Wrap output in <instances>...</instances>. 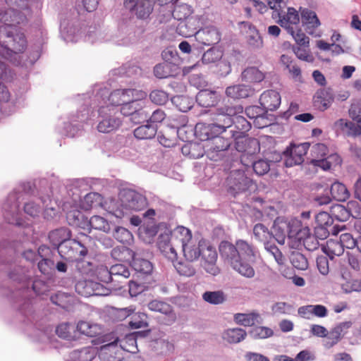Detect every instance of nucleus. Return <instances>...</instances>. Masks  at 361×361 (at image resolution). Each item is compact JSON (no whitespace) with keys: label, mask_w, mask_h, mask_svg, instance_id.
Returning <instances> with one entry per match:
<instances>
[{"label":"nucleus","mask_w":361,"mask_h":361,"mask_svg":"<svg viewBox=\"0 0 361 361\" xmlns=\"http://www.w3.org/2000/svg\"><path fill=\"white\" fill-rule=\"evenodd\" d=\"M290 228V225L288 224V221H275L274 229L276 237L274 238L279 243L283 245L286 236L292 238L295 235V229Z\"/></svg>","instance_id":"obj_17"},{"label":"nucleus","mask_w":361,"mask_h":361,"mask_svg":"<svg viewBox=\"0 0 361 361\" xmlns=\"http://www.w3.org/2000/svg\"><path fill=\"white\" fill-rule=\"evenodd\" d=\"M123 4L132 15L140 19L148 18L153 11L149 0H124Z\"/></svg>","instance_id":"obj_9"},{"label":"nucleus","mask_w":361,"mask_h":361,"mask_svg":"<svg viewBox=\"0 0 361 361\" xmlns=\"http://www.w3.org/2000/svg\"><path fill=\"white\" fill-rule=\"evenodd\" d=\"M137 107L136 112L133 115V118H131V121L135 123H140L145 121H149V114L151 109L149 106L145 102H140L137 103Z\"/></svg>","instance_id":"obj_34"},{"label":"nucleus","mask_w":361,"mask_h":361,"mask_svg":"<svg viewBox=\"0 0 361 361\" xmlns=\"http://www.w3.org/2000/svg\"><path fill=\"white\" fill-rule=\"evenodd\" d=\"M206 245L207 240L205 239L194 237L182 247L184 257L188 262L197 260L201 256L203 247Z\"/></svg>","instance_id":"obj_10"},{"label":"nucleus","mask_w":361,"mask_h":361,"mask_svg":"<svg viewBox=\"0 0 361 361\" xmlns=\"http://www.w3.org/2000/svg\"><path fill=\"white\" fill-rule=\"evenodd\" d=\"M61 257L68 261H79L87 254V249L79 241L70 239L64 242L59 247Z\"/></svg>","instance_id":"obj_4"},{"label":"nucleus","mask_w":361,"mask_h":361,"mask_svg":"<svg viewBox=\"0 0 361 361\" xmlns=\"http://www.w3.org/2000/svg\"><path fill=\"white\" fill-rule=\"evenodd\" d=\"M336 126L345 131L348 135L355 137L361 135V126L352 121L339 119L336 122Z\"/></svg>","instance_id":"obj_40"},{"label":"nucleus","mask_w":361,"mask_h":361,"mask_svg":"<svg viewBox=\"0 0 361 361\" xmlns=\"http://www.w3.org/2000/svg\"><path fill=\"white\" fill-rule=\"evenodd\" d=\"M99 114L102 117L97 127L99 132L109 133L118 129L121 126V120L113 114L111 109L108 107L100 108Z\"/></svg>","instance_id":"obj_8"},{"label":"nucleus","mask_w":361,"mask_h":361,"mask_svg":"<svg viewBox=\"0 0 361 361\" xmlns=\"http://www.w3.org/2000/svg\"><path fill=\"white\" fill-rule=\"evenodd\" d=\"M339 328H334L326 337V338L324 341V346L329 349L334 345L337 344L341 338V335L338 332Z\"/></svg>","instance_id":"obj_60"},{"label":"nucleus","mask_w":361,"mask_h":361,"mask_svg":"<svg viewBox=\"0 0 361 361\" xmlns=\"http://www.w3.org/2000/svg\"><path fill=\"white\" fill-rule=\"evenodd\" d=\"M94 275L96 278L101 282L108 283L113 282L112 275L110 273V269L104 265L97 266L94 270Z\"/></svg>","instance_id":"obj_51"},{"label":"nucleus","mask_w":361,"mask_h":361,"mask_svg":"<svg viewBox=\"0 0 361 361\" xmlns=\"http://www.w3.org/2000/svg\"><path fill=\"white\" fill-rule=\"evenodd\" d=\"M332 197L339 202H344L348 199L350 194L345 185L339 182H335L330 189Z\"/></svg>","instance_id":"obj_38"},{"label":"nucleus","mask_w":361,"mask_h":361,"mask_svg":"<svg viewBox=\"0 0 361 361\" xmlns=\"http://www.w3.org/2000/svg\"><path fill=\"white\" fill-rule=\"evenodd\" d=\"M176 244L171 243V239L168 235H161L158 241V247L164 257L172 262L177 259V252L175 249Z\"/></svg>","instance_id":"obj_19"},{"label":"nucleus","mask_w":361,"mask_h":361,"mask_svg":"<svg viewBox=\"0 0 361 361\" xmlns=\"http://www.w3.org/2000/svg\"><path fill=\"white\" fill-rule=\"evenodd\" d=\"M111 255L115 260L131 263L135 257V252L130 248L121 245L114 247L111 252Z\"/></svg>","instance_id":"obj_24"},{"label":"nucleus","mask_w":361,"mask_h":361,"mask_svg":"<svg viewBox=\"0 0 361 361\" xmlns=\"http://www.w3.org/2000/svg\"><path fill=\"white\" fill-rule=\"evenodd\" d=\"M73 331V327L70 324L62 323L56 327V333L59 337L63 339L72 340L75 338V336L72 335Z\"/></svg>","instance_id":"obj_54"},{"label":"nucleus","mask_w":361,"mask_h":361,"mask_svg":"<svg viewBox=\"0 0 361 361\" xmlns=\"http://www.w3.org/2000/svg\"><path fill=\"white\" fill-rule=\"evenodd\" d=\"M205 144L206 155L212 161L220 160L222 152L227 150L231 145V140L222 136L215 135L207 138Z\"/></svg>","instance_id":"obj_6"},{"label":"nucleus","mask_w":361,"mask_h":361,"mask_svg":"<svg viewBox=\"0 0 361 361\" xmlns=\"http://www.w3.org/2000/svg\"><path fill=\"white\" fill-rule=\"evenodd\" d=\"M147 306L151 311L160 312L164 314L172 313L171 306L165 302L154 300L149 302Z\"/></svg>","instance_id":"obj_49"},{"label":"nucleus","mask_w":361,"mask_h":361,"mask_svg":"<svg viewBox=\"0 0 361 361\" xmlns=\"http://www.w3.org/2000/svg\"><path fill=\"white\" fill-rule=\"evenodd\" d=\"M181 152L190 159H199L206 154L205 144L197 142L185 143L181 148Z\"/></svg>","instance_id":"obj_21"},{"label":"nucleus","mask_w":361,"mask_h":361,"mask_svg":"<svg viewBox=\"0 0 361 361\" xmlns=\"http://www.w3.org/2000/svg\"><path fill=\"white\" fill-rule=\"evenodd\" d=\"M299 12L301 16V22L305 30L310 34L313 35L316 28L321 25L316 13L307 8L300 7Z\"/></svg>","instance_id":"obj_14"},{"label":"nucleus","mask_w":361,"mask_h":361,"mask_svg":"<svg viewBox=\"0 0 361 361\" xmlns=\"http://www.w3.org/2000/svg\"><path fill=\"white\" fill-rule=\"evenodd\" d=\"M126 89L116 90L109 95V101L113 105L121 106L124 102H129V98L126 96Z\"/></svg>","instance_id":"obj_53"},{"label":"nucleus","mask_w":361,"mask_h":361,"mask_svg":"<svg viewBox=\"0 0 361 361\" xmlns=\"http://www.w3.org/2000/svg\"><path fill=\"white\" fill-rule=\"evenodd\" d=\"M119 195L121 206L126 209L141 211L147 206V198L133 190L124 189Z\"/></svg>","instance_id":"obj_5"},{"label":"nucleus","mask_w":361,"mask_h":361,"mask_svg":"<svg viewBox=\"0 0 361 361\" xmlns=\"http://www.w3.org/2000/svg\"><path fill=\"white\" fill-rule=\"evenodd\" d=\"M97 353V350L95 347L88 346L74 350L72 353V358L74 361H92Z\"/></svg>","instance_id":"obj_30"},{"label":"nucleus","mask_w":361,"mask_h":361,"mask_svg":"<svg viewBox=\"0 0 361 361\" xmlns=\"http://www.w3.org/2000/svg\"><path fill=\"white\" fill-rule=\"evenodd\" d=\"M173 102L180 111L186 112L192 108V101L185 96H177L173 98Z\"/></svg>","instance_id":"obj_64"},{"label":"nucleus","mask_w":361,"mask_h":361,"mask_svg":"<svg viewBox=\"0 0 361 361\" xmlns=\"http://www.w3.org/2000/svg\"><path fill=\"white\" fill-rule=\"evenodd\" d=\"M241 78L247 82H260L265 78V74L257 68L252 66L242 72Z\"/></svg>","instance_id":"obj_28"},{"label":"nucleus","mask_w":361,"mask_h":361,"mask_svg":"<svg viewBox=\"0 0 361 361\" xmlns=\"http://www.w3.org/2000/svg\"><path fill=\"white\" fill-rule=\"evenodd\" d=\"M201 256L204 262H216L217 252L214 247L209 245L207 242V245L204 246L201 252Z\"/></svg>","instance_id":"obj_58"},{"label":"nucleus","mask_w":361,"mask_h":361,"mask_svg":"<svg viewBox=\"0 0 361 361\" xmlns=\"http://www.w3.org/2000/svg\"><path fill=\"white\" fill-rule=\"evenodd\" d=\"M251 334L255 339H264L271 337L274 332L272 329L265 326H256L251 331Z\"/></svg>","instance_id":"obj_61"},{"label":"nucleus","mask_w":361,"mask_h":361,"mask_svg":"<svg viewBox=\"0 0 361 361\" xmlns=\"http://www.w3.org/2000/svg\"><path fill=\"white\" fill-rule=\"evenodd\" d=\"M76 329L81 334L89 337H94L101 334L102 329L99 325L87 321L78 322Z\"/></svg>","instance_id":"obj_27"},{"label":"nucleus","mask_w":361,"mask_h":361,"mask_svg":"<svg viewBox=\"0 0 361 361\" xmlns=\"http://www.w3.org/2000/svg\"><path fill=\"white\" fill-rule=\"evenodd\" d=\"M157 130V125L147 124L142 125L134 130V135L139 140L152 139L153 138Z\"/></svg>","instance_id":"obj_32"},{"label":"nucleus","mask_w":361,"mask_h":361,"mask_svg":"<svg viewBox=\"0 0 361 361\" xmlns=\"http://www.w3.org/2000/svg\"><path fill=\"white\" fill-rule=\"evenodd\" d=\"M310 147L308 142L300 145H292L285 152V165L286 167H292L295 165H300L304 161V157L306 155Z\"/></svg>","instance_id":"obj_7"},{"label":"nucleus","mask_w":361,"mask_h":361,"mask_svg":"<svg viewBox=\"0 0 361 361\" xmlns=\"http://www.w3.org/2000/svg\"><path fill=\"white\" fill-rule=\"evenodd\" d=\"M195 39L204 46H212L220 42L221 34L214 27H206L197 30Z\"/></svg>","instance_id":"obj_11"},{"label":"nucleus","mask_w":361,"mask_h":361,"mask_svg":"<svg viewBox=\"0 0 361 361\" xmlns=\"http://www.w3.org/2000/svg\"><path fill=\"white\" fill-rule=\"evenodd\" d=\"M290 261L292 265L297 269L306 270L308 268L307 259L303 254L298 251L291 252Z\"/></svg>","instance_id":"obj_45"},{"label":"nucleus","mask_w":361,"mask_h":361,"mask_svg":"<svg viewBox=\"0 0 361 361\" xmlns=\"http://www.w3.org/2000/svg\"><path fill=\"white\" fill-rule=\"evenodd\" d=\"M119 348L122 350L135 353L137 351V341L135 336L131 334L126 335L123 338L119 339Z\"/></svg>","instance_id":"obj_42"},{"label":"nucleus","mask_w":361,"mask_h":361,"mask_svg":"<svg viewBox=\"0 0 361 361\" xmlns=\"http://www.w3.org/2000/svg\"><path fill=\"white\" fill-rule=\"evenodd\" d=\"M309 47L300 46L293 47V50L296 56L302 61L312 63L314 60V56L310 54Z\"/></svg>","instance_id":"obj_57"},{"label":"nucleus","mask_w":361,"mask_h":361,"mask_svg":"<svg viewBox=\"0 0 361 361\" xmlns=\"http://www.w3.org/2000/svg\"><path fill=\"white\" fill-rule=\"evenodd\" d=\"M264 248L271 256L274 257V259L279 264L281 265L284 264L285 257L274 243L271 241L269 243H265Z\"/></svg>","instance_id":"obj_52"},{"label":"nucleus","mask_w":361,"mask_h":361,"mask_svg":"<svg viewBox=\"0 0 361 361\" xmlns=\"http://www.w3.org/2000/svg\"><path fill=\"white\" fill-rule=\"evenodd\" d=\"M280 25L284 27L288 33H293L294 28H298L300 23V16L298 11L294 8H288V11L286 15L281 16L279 12Z\"/></svg>","instance_id":"obj_15"},{"label":"nucleus","mask_w":361,"mask_h":361,"mask_svg":"<svg viewBox=\"0 0 361 361\" xmlns=\"http://www.w3.org/2000/svg\"><path fill=\"white\" fill-rule=\"evenodd\" d=\"M101 196L97 192H90L87 194L82 202L83 209L88 210L99 204Z\"/></svg>","instance_id":"obj_55"},{"label":"nucleus","mask_w":361,"mask_h":361,"mask_svg":"<svg viewBox=\"0 0 361 361\" xmlns=\"http://www.w3.org/2000/svg\"><path fill=\"white\" fill-rule=\"evenodd\" d=\"M221 257L240 275L252 278L255 270L249 262L256 259L257 248L247 241L239 239L235 244L228 241H222L219 247Z\"/></svg>","instance_id":"obj_1"},{"label":"nucleus","mask_w":361,"mask_h":361,"mask_svg":"<svg viewBox=\"0 0 361 361\" xmlns=\"http://www.w3.org/2000/svg\"><path fill=\"white\" fill-rule=\"evenodd\" d=\"M149 98L153 103L158 105H163L167 102L169 95L163 90H155L150 93Z\"/></svg>","instance_id":"obj_63"},{"label":"nucleus","mask_w":361,"mask_h":361,"mask_svg":"<svg viewBox=\"0 0 361 361\" xmlns=\"http://www.w3.org/2000/svg\"><path fill=\"white\" fill-rule=\"evenodd\" d=\"M219 100L216 92L208 90H203L198 92L196 96V101L202 107H210L214 106Z\"/></svg>","instance_id":"obj_23"},{"label":"nucleus","mask_w":361,"mask_h":361,"mask_svg":"<svg viewBox=\"0 0 361 361\" xmlns=\"http://www.w3.org/2000/svg\"><path fill=\"white\" fill-rule=\"evenodd\" d=\"M71 236L70 231L63 227L51 231L48 237L51 244L59 248L60 245L69 240Z\"/></svg>","instance_id":"obj_25"},{"label":"nucleus","mask_w":361,"mask_h":361,"mask_svg":"<svg viewBox=\"0 0 361 361\" xmlns=\"http://www.w3.org/2000/svg\"><path fill=\"white\" fill-rule=\"evenodd\" d=\"M196 19L190 18L185 21L180 22L177 26V31L178 33L185 37H188L195 35L197 31Z\"/></svg>","instance_id":"obj_31"},{"label":"nucleus","mask_w":361,"mask_h":361,"mask_svg":"<svg viewBox=\"0 0 361 361\" xmlns=\"http://www.w3.org/2000/svg\"><path fill=\"white\" fill-rule=\"evenodd\" d=\"M76 292L84 297L92 295H106V293L100 291L102 285L91 280H80L75 286Z\"/></svg>","instance_id":"obj_13"},{"label":"nucleus","mask_w":361,"mask_h":361,"mask_svg":"<svg viewBox=\"0 0 361 361\" xmlns=\"http://www.w3.org/2000/svg\"><path fill=\"white\" fill-rule=\"evenodd\" d=\"M131 266L135 271L143 274H149L153 269L152 263L142 258L134 257Z\"/></svg>","instance_id":"obj_44"},{"label":"nucleus","mask_w":361,"mask_h":361,"mask_svg":"<svg viewBox=\"0 0 361 361\" xmlns=\"http://www.w3.org/2000/svg\"><path fill=\"white\" fill-rule=\"evenodd\" d=\"M191 262H173V266L176 268V271L181 276H192L195 274V269L192 264H190Z\"/></svg>","instance_id":"obj_48"},{"label":"nucleus","mask_w":361,"mask_h":361,"mask_svg":"<svg viewBox=\"0 0 361 361\" xmlns=\"http://www.w3.org/2000/svg\"><path fill=\"white\" fill-rule=\"evenodd\" d=\"M281 62L294 78L300 75V68L296 64L293 63V60L290 56L286 54L281 55Z\"/></svg>","instance_id":"obj_50"},{"label":"nucleus","mask_w":361,"mask_h":361,"mask_svg":"<svg viewBox=\"0 0 361 361\" xmlns=\"http://www.w3.org/2000/svg\"><path fill=\"white\" fill-rule=\"evenodd\" d=\"M244 27L247 29L246 40L252 49H260L263 47V39L258 30L250 23H243Z\"/></svg>","instance_id":"obj_22"},{"label":"nucleus","mask_w":361,"mask_h":361,"mask_svg":"<svg viewBox=\"0 0 361 361\" xmlns=\"http://www.w3.org/2000/svg\"><path fill=\"white\" fill-rule=\"evenodd\" d=\"M193 238L190 230L184 226L176 227L170 237L171 243L180 245L181 248Z\"/></svg>","instance_id":"obj_20"},{"label":"nucleus","mask_w":361,"mask_h":361,"mask_svg":"<svg viewBox=\"0 0 361 361\" xmlns=\"http://www.w3.org/2000/svg\"><path fill=\"white\" fill-rule=\"evenodd\" d=\"M341 288L345 293L361 291V279H355L345 281L342 283Z\"/></svg>","instance_id":"obj_62"},{"label":"nucleus","mask_w":361,"mask_h":361,"mask_svg":"<svg viewBox=\"0 0 361 361\" xmlns=\"http://www.w3.org/2000/svg\"><path fill=\"white\" fill-rule=\"evenodd\" d=\"M233 124L238 130L239 135L238 138L245 137V133L249 131L251 128V124L248 122L246 118L242 116H237L233 118Z\"/></svg>","instance_id":"obj_47"},{"label":"nucleus","mask_w":361,"mask_h":361,"mask_svg":"<svg viewBox=\"0 0 361 361\" xmlns=\"http://www.w3.org/2000/svg\"><path fill=\"white\" fill-rule=\"evenodd\" d=\"M192 13V8L190 5L183 4L176 6L172 14L175 19L182 22L192 18L191 15Z\"/></svg>","instance_id":"obj_41"},{"label":"nucleus","mask_w":361,"mask_h":361,"mask_svg":"<svg viewBox=\"0 0 361 361\" xmlns=\"http://www.w3.org/2000/svg\"><path fill=\"white\" fill-rule=\"evenodd\" d=\"M253 184L252 179L243 170L232 171L226 178L228 191L233 196L247 191Z\"/></svg>","instance_id":"obj_3"},{"label":"nucleus","mask_w":361,"mask_h":361,"mask_svg":"<svg viewBox=\"0 0 361 361\" xmlns=\"http://www.w3.org/2000/svg\"><path fill=\"white\" fill-rule=\"evenodd\" d=\"M243 112L241 105L225 106L217 109L216 123L210 125L212 133L220 134L226 131V128L233 125V117L238 116Z\"/></svg>","instance_id":"obj_2"},{"label":"nucleus","mask_w":361,"mask_h":361,"mask_svg":"<svg viewBox=\"0 0 361 361\" xmlns=\"http://www.w3.org/2000/svg\"><path fill=\"white\" fill-rule=\"evenodd\" d=\"M250 89L245 85L229 86L226 89L227 97L234 99L246 98L250 96Z\"/></svg>","instance_id":"obj_29"},{"label":"nucleus","mask_w":361,"mask_h":361,"mask_svg":"<svg viewBox=\"0 0 361 361\" xmlns=\"http://www.w3.org/2000/svg\"><path fill=\"white\" fill-rule=\"evenodd\" d=\"M110 273H111L113 282H120L122 279L129 278L130 273L128 267L123 264H116L111 267Z\"/></svg>","instance_id":"obj_39"},{"label":"nucleus","mask_w":361,"mask_h":361,"mask_svg":"<svg viewBox=\"0 0 361 361\" xmlns=\"http://www.w3.org/2000/svg\"><path fill=\"white\" fill-rule=\"evenodd\" d=\"M253 233L255 238L263 243H269L274 239L273 234L269 231V229L262 224H257L253 228Z\"/></svg>","instance_id":"obj_36"},{"label":"nucleus","mask_w":361,"mask_h":361,"mask_svg":"<svg viewBox=\"0 0 361 361\" xmlns=\"http://www.w3.org/2000/svg\"><path fill=\"white\" fill-rule=\"evenodd\" d=\"M147 319V316L146 314L142 312L136 313L132 317V320L129 322V326L132 329L147 327L148 326Z\"/></svg>","instance_id":"obj_56"},{"label":"nucleus","mask_w":361,"mask_h":361,"mask_svg":"<svg viewBox=\"0 0 361 361\" xmlns=\"http://www.w3.org/2000/svg\"><path fill=\"white\" fill-rule=\"evenodd\" d=\"M235 148L238 152L255 154L259 152L260 145L256 138L243 137L241 140L238 139L236 141Z\"/></svg>","instance_id":"obj_18"},{"label":"nucleus","mask_w":361,"mask_h":361,"mask_svg":"<svg viewBox=\"0 0 361 361\" xmlns=\"http://www.w3.org/2000/svg\"><path fill=\"white\" fill-rule=\"evenodd\" d=\"M334 101V94L330 88H320L313 97L314 106L320 111L329 109Z\"/></svg>","instance_id":"obj_12"},{"label":"nucleus","mask_w":361,"mask_h":361,"mask_svg":"<svg viewBox=\"0 0 361 361\" xmlns=\"http://www.w3.org/2000/svg\"><path fill=\"white\" fill-rule=\"evenodd\" d=\"M247 336L246 331L240 328L228 329L223 334V338L229 343H238L243 341Z\"/></svg>","instance_id":"obj_33"},{"label":"nucleus","mask_w":361,"mask_h":361,"mask_svg":"<svg viewBox=\"0 0 361 361\" xmlns=\"http://www.w3.org/2000/svg\"><path fill=\"white\" fill-rule=\"evenodd\" d=\"M89 225L92 228L102 231L104 233H109L111 230L109 221L104 217L94 215L90 219Z\"/></svg>","instance_id":"obj_43"},{"label":"nucleus","mask_w":361,"mask_h":361,"mask_svg":"<svg viewBox=\"0 0 361 361\" xmlns=\"http://www.w3.org/2000/svg\"><path fill=\"white\" fill-rule=\"evenodd\" d=\"M202 299L207 303L217 305L223 304L226 300V295L221 290L205 291L202 294Z\"/></svg>","instance_id":"obj_35"},{"label":"nucleus","mask_w":361,"mask_h":361,"mask_svg":"<svg viewBox=\"0 0 361 361\" xmlns=\"http://www.w3.org/2000/svg\"><path fill=\"white\" fill-rule=\"evenodd\" d=\"M322 250L331 259L336 256H341L344 252L342 244L338 239H329L322 245Z\"/></svg>","instance_id":"obj_26"},{"label":"nucleus","mask_w":361,"mask_h":361,"mask_svg":"<svg viewBox=\"0 0 361 361\" xmlns=\"http://www.w3.org/2000/svg\"><path fill=\"white\" fill-rule=\"evenodd\" d=\"M289 34L293 37L298 46L309 47L310 39L300 29L294 28L293 32Z\"/></svg>","instance_id":"obj_59"},{"label":"nucleus","mask_w":361,"mask_h":361,"mask_svg":"<svg viewBox=\"0 0 361 361\" xmlns=\"http://www.w3.org/2000/svg\"><path fill=\"white\" fill-rule=\"evenodd\" d=\"M259 317V314L257 313H238L234 315V319L237 324L245 326H252L255 324Z\"/></svg>","instance_id":"obj_46"},{"label":"nucleus","mask_w":361,"mask_h":361,"mask_svg":"<svg viewBox=\"0 0 361 361\" xmlns=\"http://www.w3.org/2000/svg\"><path fill=\"white\" fill-rule=\"evenodd\" d=\"M315 220L317 224V226L316 227L317 234L326 237L329 234V231L326 227L329 225L331 221L329 214L325 212H319L316 216Z\"/></svg>","instance_id":"obj_37"},{"label":"nucleus","mask_w":361,"mask_h":361,"mask_svg":"<svg viewBox=\"0 0 361 361\" xmlns=\"http://www.w3.org/2000/svg\"><path fill=\"white\" fill-rule=\"evenodd\" d=\"M259 103L267 111H274L281 104L280 94L276 90H267L261 94Z\"/></svg>","instance_id":"obj_16"}]
</instances>
